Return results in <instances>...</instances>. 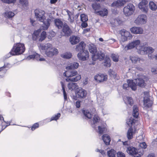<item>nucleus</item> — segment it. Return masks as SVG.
I'll return each instance as SVG.
<instances>
[{"instance_id":"nucleus-10","label":"nucleus","mask_w":157,"mask_h":157,"mask_svg":"<svg viewBox=\"0 0 157 157\" xmlns=\"http://www.w3.org/2000/svg\"><path fill=\"white\" fill-rule=\"evenodd\" d=\"M147 16L145 15L141 14L139 15L135 20V22L139 25L144 24L146 22Z\"/></svg>"},{"instance_id":"nucleus-61","label":"nucleus","mask_w":157,"mask_h":157,"mask_svg":"<svg viewBox=\"0 0 157 157\" xmlns=\"http://www.w3.org/2000/svg\"><path fill=\"white\" fill-rule=\"evenodd\" d=\"M88 78H86L83 81V84L84 85L87 84L88 83Z\"/></svg>"},{"instance_id":"nucleus-31","label":"nucleus","mask_w":157,"mask_h":157,"mask_svg":"<svg viewBox=\"0 0 157 157\" xmlns=\"http://www.w3.org/2000/svg\"><path fill=\"white\" fill-rule=\"evenodd\" d=\"M54 22L56 25L59 29H61L63 25V23L60 19H56L55 20Z\"/></svg>"},{"instance_id":"nucleus-19","label":"nucleus","mask_w":157,"mask_h":157,"mask_svg":"<svg viewBox=\"0 0 157 157\" xmlns=\"http://www.w3.org/2000/svg\"><path fill=\"white\" fill-rule=\"evenodd\" d=\"M106 125L104 124L103 122L101 125L98 126V132L100 135H101L104 132H105L106 131Z\"/></svg>"},{"instance_id":"nucleus-24","label":"nucleus","mask_w":157,"mask_h":157,"mask_svg":"<svg viewBox=\"0 0 157 157\" xmlns=\"http://www.w3.org/2000/svg\"><path fill=\"white\" fill-rule=\"evenodd\" d=\"M89 51L93 55L96 53L97 52V49L96 45L92 44H89Z\"/></svg>"},{"instance_id":"nucleus-25","label":"nucleus","mask_w":157,"mask_h":157,"mask_svg":"<svg viewBox=\"0 0 157 157\" xmlns=\"http://www.w3.org/2000/svg\"><path fill=\"white\" fill-rule=\"evenodd\" d=\"M79 38L75 36H71L70 38V41L71 44H75L79 42Z\"/></svg>"},{"instance_id":"nucleus-1","label":"nucleus","mask_w":157,"mask_h":157,"mask_svg":"<svg viewBox=\"0 0 157 157\" xmlns=\"http://www.w3.org/2000/svg\"><path fill=\"white\" fill-rule=\"evenodd\" d=\"M79 66L78 63L74 62L73 63L69 64L66 67V69L68 70L63 74L64 76L67 78L66 79L67 82H77L81 78L80 75H78L75 77L74 76L77 75V72L73 69L77 68Z\"/></svg>"},{"instance_id":"nucleus-56","label":"nucleus","mask_w":157,"mask_h":157,"mask_svg":"<svg viewBox=\"0 0 157 157\" xmlns=\"http://www.w3.org/2000/svg\"><path fill=\"white\" fill-rule=\"evenodd\" d=\"M67 13L69 17L68 20L71 23H73L74 21V18H72L69 13Z\"/></svg>"},{"instance_id":"nucleus-21","label":"nucleus","mask_w":157,"mask_h":157,"mask_svg":"<svg viewBox=\"0 0 157 157\" xmlns=\"http://www.w3.org/2000/svg\"><path fill=\"white\" fill-rule=\"evenodd\" d=\"M127 83H128L129 87H130L132 90L135 91L137 88V85L136 82H134L132 80L128 79L127 80Z\"/></svg>"},{"instance_id":"nucleus-38","label":"nucleus","mask_w":157,"mask_h":157,"mask_svg":"<svg viewBox=\"0 0 157 157\" xmlns=\"http://www.w3.org/2000/svg\"><path fill=\"white\" fill-rule=\"evenodd\" d=\"M61 85L62 86V90L63 91L64 98L65 101H66L67 100V93L66 92L65 90V86L64 83L62 82H60Z\"/></svg>"},{"instance_id":"nucleus-28","label":"nucleus","mask_w":157,"mask_h":157,"mask_svg":"<svg viewBox=\"0 0 157 157\" xmlns=\"http://www.w3.org/2000/svg\"><path fill=\"white\" fill-rule=\"evenodd\" d=\"M132 115L133 117L136 118H137L138 117V109L136 105H134L133 107Z\"/></svg>"},{"instance_id":"nucleus-20","label":"nucleus","mask_w":157,"mask_h":157,"mask_svg":"<svg viewBox=\"0 0 157 157\" xmlns=\"http://www.w3.org/2000/svg\"><path fill=\"white\" fill-rule=\"evenodd\" d=\"M130 31L133 33L142 34L143 32V29L140 27H134L130 29Z\"/></svg>"},{"instance_id":"nucleus-55","label":"nucleus","mask_w":157,"mask_h":157,"mask_svg":"<svg viewBox=\"0 0 157 157\" xmlns=\"http://www.w3.org/2000/svg\"><path fill=\"white\" fill-rule=\"evenodd\" d=\"M123 87L124 89L128 90L129 87L128 83L124 84L123 85Z\"/></svg>"},{"instance_id":"nucleus-53","label":"nucleus","mask_w":157,"mask_h":157,"mask_svg":"<svg viewBox=\"0 0 157 157\" xmlns=\"http://www.w3.org/2000/svg\"><path fill=\"white\" fill-rule=\"evenodd\" d=\"M39 127V124L38 123H35L32 127L31 129L32 131L35 130L36 128H38Z\"/></svg>"},{"instance_id":"nucleus-45","label":"nucleus","mask_w":157,"mask_h":157,"mask_svg":"<svg viewBox=\"0 0 157 157\" xmlns=\"http://www.w3.org/2000/svg\"><path fill=\"white\" fill-rule=\"evenodd\" d=\"M46 37V33L43 31L41 34L40 38L39 39V41H42L45 39Z\"/></svg>"},{"instance_id":"nucleus-14","label":"nucleus","mask_w":157,"mask_h":157,"mask_svg":"<svg viewBox=\"0 0 157 157\" xmlns=\"http://www.w3.org/2000/svg\"><path fill=\"white\" fill-rule=\"evenodd\" d=\"M120 33L121 35L122 41H125L127 39L128 37H129L130 34L129 32L126 31L124 29H122L120 31Z\"/></svg>"},{"instance_id":"nucleus-54","label":"nucleus","mask_w":157,"mask_h":157,"mask_svg":"<svg viewBox=\"0 0 157 157\" xmlns=\"http://www.w3.org/2000/svg\"><path fill=\"white\" fill-rule=\"evenodd\" d=\"M139 146L142 148L145 149L146 148L147 145L144 142L140 143Z\"/></svg>"},{"instance_id":"nucleus-57","label":"nucleus","mask_w":157,"mask_h":157,"mask_svg":"<svg viewBox=\"0 0 157 157\" xmlns=\"http://www.w3.org/2000/svg\"><path fill=\"white\" fill-rule=\"evenodd\" d=\"M81 105V101H77L76 102L75 106L77 108H79Z\"/></svg>"},{"instance_id":"nucleus-13","label":"nucleus","mask_w":157,"mask_h":157,"mask_svg":"<svg viewBox=\"0 0 157 157\" xmlns=\"http://www.w3.org/2000/svg\"><path fill=\"white\" fill-rule=\"evenodd\" d=\"M153 104V101L150 100L148 97H146L145 96L144 98V105L146 108L151 107Z\"/></svg>"},{"instance_id":"nucleus-43","label":"nucleus","mask_w":157,"mask_h":157,"mask_svg":"<svg viewBox=\"0 0 157 157\" xmlns=\"http://www.w3.org/2000/svg\"><path fill=\"white\" fill-rule=\"evenodd\" d=\"M40 31L37 30L35 31L33 35V40H36L39 36Z\"/></svg>"},{"instance_id":"nucleus-51","label":"nucleus","mask_w":157,"mask_h":157,"mask_svg":"<svg viewBox=\"0 0 157 157\" xmlns=\"http://www.w3.org/2000/svg\"><path fill=\"white\" fill-rule=\"evenodd\" d=\"M2 2L8 4L14 3L16 0H2Z\"/></svg>"},{"instance_id":"nucleus-11","label":"nucleus","mask_w":157,"mask_h":157,"mask_svg":"<svg viewBox=\"0 0 157 157\" xmlns=\"http://www.w3.org/2000/svg\"><path fill=\"white\" fill-rule=\"evenodd\" d=\"M139 150L133 147H129L127 148L126 151L127 153L131 155H137L139 152Z\"/></svg>"},{"instance_id":"nucleus-5","label":"nucleus","mask_w":157,"mask_h":157,"mask_svg":"<svg viewBox=\"0 0 157 157\" xmlns=\"http://www.w3.org/2000/svg\"><path fill=\"white\" fill-rule=\"evenodd\" d=\"M86 44L84 42H81L76 46V50L77 52H80L77 55V56L79 59L83 61L86 60V57L83 56L84 52L85 53V51Z\"/></svg>"},{"instance_id":"nucleus-52","label":"nucleus","mask_w":157,"mask_h":157,"mask_svg":"<svg viewBox=\"0 0 157 157\" xmlns=\"http://www.w3.org/2000/svg\"><path fill=\"white\" fill-rule=\"evenodd\" d=\"M117 157H125V154L121 151H119L117 154Z\"/></svg>"},{"instance_id":"nucleus-59","label":"nucleus","mask_w":157,"mask_h":157,"mask_svg":"<svg viewBox=\"0 0 157 157\" xmlns=\"http://www.w3.org/2000/svg\"><path fill=\"white\" fill-rule=\"evenodd\" d=\"M144 152L143 151L142 152L140 151L138 154H137L136 156H135L134 157H141V156L144 154Z\"/></svg>"},{"instance_id":"nucleus-46","label":"nucleus","mask_w":157,"mask_h":157,"mask_svg":"<svg viewBox=\"0 0 157 157\" xmlns=\"http://www.w3.org/2000/svg\"><path fill=\"white\" fill-rule=\"evenodd\" d=\"M80 17L81 20L82 22H86L88 20L87 16L84 14H81Z\"/></svg>"},{"instance_id":"nucleus-18","label":"nucleus","mask_w":157,"mask_h":157,"mask_svg":"<svg viewBox=\"0 0 157 157\" xmlns=\"http://www.w3.org/2000/svg\"><path fill=\"white\" fill-rule=\"evenodd\" d=\"M77 94L78 98H83L86 96L87 94V92L84 90L80 88L77 90Z\"/></svg>"},{"instance_id":"nucleus-40","label":"nucleus","mask_w":157,"mask_h":157,"mask_svg":"<svg viewBox=\"0 0 157 157\" xmlns=\"http://www.w3.org/2000/svg\"><path fill=\"white\" fill-rule=\"evenodd\" d=\"M149 7L150 9L153 11L157 9L156 4L153 2H150L149 3Z\"/></svg>"},{"instance_id":"nucleus-26","label":"nucleus","mask_w":157,"mask_h":157,"mask_svg":"<svg viewBox=\"0 0 157 157\" xmlns=\"http://www.w3.org/2000/svg\"><path fill=\"white\" fill-rule=\"evenodd\" d=\"M123 100L125 103L128 104L132 106L133 104V101L132 98L129 97H127L123 98Z\"/></svg>"},{"instance_id":"nucleus-44","label":"nucleus","mask_w":157,"mask_h":157,"mask_svg":"<svg viewBox=\"0 0 157 157\" xmlns=\"http://www.w3.org/2000/svg\"><path fill=\"white\" fill-rule=\"evenodd\" d=\"M108 72L111 77H113L115 79L116 78L117 79H118V78L117 77V74L113 70H110Z\"/></svg>"},{"instance_id":"nucleus-36","label":"nucleus","mask_w":157,"mask_h":157,"mask_svg":"<svg viewBox=\"0 0 157 157\" xmlns=\"http://www.w3.org/2000/svg\"><path fill=\"white\" fill-rule=\"evenodd\" d=\"M82 112L83 115V118H88V110L87 109H86L85 108H83L82 109Z\"/></svg>"},{"instance_id":"nucleus-3","label":"nucleus","mask_w":157,"mask_h":157,"mask_svg":"<svg viewBox=\"0 0 157 157\" xmlns=\"http://www.w3.org/2000/svg\"><path fill=\"white\" fill-rule=\"evenodd\" d=\"M40 49L44 50L45 54L48 57H52L57 55L58 53V49L52 46L50 43L40 44L39 46Z\"/></svg>"},{"instance_id":"nucleus-62","label":"nucleus","mask_w":157,"mask_h":157,"mask_svg":"<svg viewBox=\"0 0 157 157\" xmlns=\"http://www.w3.org/2000/svg\"><path fill=\"white\" fill-rule=\"evenodd\" d=\"M20 2L22 4H27L26 0H20Z\"/></svg>"},{"instance_id":"nucleus-35","label":"nucleus","mask_w":157,"mask_h":157,"mask_svg":"<svg viewBox=\"0 0 157 157\" xmlns=\"http://www.w3.org/2000/svg\"><path fill=\"white\" fill-rule=\"evenodd\" d=\"M76 85L77 84L75 83L69 82L68 84V88L70 90H73L76 88Z\"/></svg>"},{"instance_id":"nucleus-42","label":"nucleus","mask_w":157,"mask_h":157,"mask_svg":"<svg viewBox=\"0 0 157 157\" xmlns=\"http://www.w3.org/2000/svg\"><path fill=\"white\" fill-rule=\"evenodd\" d=\"M104 65L107 67H110V60L109 57H106L105 58L104 62Z\"/></svg>"},{"instance_id":"nucleus-6","label":"nucleus","mask_w":157,"mask_h":157,"mask_svg":"<svg viewBox=\"0 0 157 157\" xmlns=\"http://www.w3.org/2000/svg\"><path fill=\"white\" fill-rule=\"evenodd\" d=\"M140 40H137L133 41L128 44L125 47V49L126 50L131 49L135 47L138 50V51H140Z\"/></svg>"},{"instance_id":"nucleus-37","label":"nucleus","mask_w":157,"mask_h":157,"mask_svg":"<svg viewBox=\"0 0 157 157\" xmlns=\"http://www.w3.org/2000/svg\"><path fill=\"white\" fill-rule=\"evenodd\" d=\"M14 13L10 11H7L5 13V16L6 18H10L14 16Z\"/></svg>"},{"instance_id":"nucleus-64","label":"nucleus","mask_w":157,"mask_h":157,"mask_svg":"<svg viewBox=\"0 0 157 157\" xmlns=\"http://www.w3.org/2000/svg\"><path fill=\"white\" fill-rule=\"evenodd\" d=\"M147 157H154V155L153 154H149Z\"/></svg>"},{"instance_id":"nucleus-23","label":"nucleus","mask_w":157,"mask_h":157,"mask_svg":"<svg viewBox=\"0 0 157 157\" xmlns=\"http://www.w3.org/2000/svg\"><path fill=\"white\" fill-rule=\"evenodd\" d=\"M102 139L106 145H109L110 144L111 139L110 137L108 135H103L102 136Z\"/></svg>"},{"instance_id":"nucleus-30","label":"nucleus","mask_w":157,"mask_h":157,"mask_svg":"<svg viewBox=\"0 0 157 157\" xmlns=\"http://www.w3.org/2000/svg\"><path fill=\"white\" fill-rule=\"evenodd\" d=\"M93 9L94 10V13L96 14V12L101 10V7L99 4L94 3L92 5Z\"/></svg>"},{"instance_id":"nucleus-15","label":"nucleus","mask_w":157,"mask_h":157,"mask_svg":"<svg viewBox=\"0 0 157 157\" xmlns=\"http://www.w3.org/2000/svg\"><path fill=\"white\" fill-rule=\"evenodd\" d=\"M126 2L124 0H118L113 2L111 6L113 7H119L123 6Z\"/></svg>"},{"instance_id":"nucleus-33","label":"nucleus","mask_w":157,"mask_h":157,"mask_svg":"<svg viewBox=\"0 0 157 157\" xmlns=\"http://www.w3.org/2000/svg\"><path fill=\"white\" fill-rule=\"evenodd\" d=\"M133 130L132 127H130L127 133V137L128 139H131L133 138Z\"/></svg>"},{"instance_id":"nucleus-17","label":"nucleus","mask_w":157,"mask_h":157,"mask_svg":"<svg viewBox=\"0 0 157 157\" xmlns=\"http://www.w3.org/2000/svg\"><path fill=\"white\" fill-rule=\"evenodd\" d=\"M130 59L133 63H136L139 62L142 63L144 61L142 58H139L137 56H132L130 57Z\"/></svg>"},{"instance_id":"nucleus-8","label":"nucleus","mask_w":157,"mask_h":157,"mask_svg":"<svg viewBox=\"0 0 157 157\" xmlns=\"http://www.w3.org/2000/svg\"><path fill=\"white\" fill-rule=\"evenodd\" d=\"M105 57V54L104 53L101 52H98L94 54V55H92V59L94 61L92 63H89V64H95L94 61L97 59H98L100 60H102L104 59Z\"/></svg>"},{"instance_id":"nucleus-63","label":"nucleus","mask_w":157,"mask_h":157,"mask_svg":"<svg viewBox=\"0 0 157 157\" xmlns=\"http://www.w3.org/2000/svg\"><path fill=\"white\" fill-rule=\"evenodd\" d=\"M88 32V29H85L84 30L82 33L83 34H85Z\"/></svg>"},{"instance_id":"nucleus-9","label":"nucleus","mask_w":157,"mask_h":157,"mask_svg":"<svg viewBox=\"0 0 157 157\" xmlns=\"http://www.w3.org/2000/svg\"><path fill=\"white\" fill-rule=\"evenodd\" d=\"M140 51L138 52L141 54H151L154 52V49L150 47H145L144 46L141 45Z\"/></svg>"},{"instance_id":"nucleus-32","label":"nucleus","mask_w":157,"mask_h":157,"mask_svg":"<svg viewBox=\"0 0 157 157\" xmlns=\"http://www.w3.org/2000/svg\"><path fill=\"white\" fill-rule=\"evenodd\" d=\"M40 57V55L36 52H34L33 55H30L28 56L26 59L29 60L30 59H34V58H35L37 59Z\"/></svg>"},{"instance_id":"nucleus-7","label":"nucleus","mask_w":157,"mask_h":157,"mask_svg":"<svg viewBox=\"0 0 157 157\" xmlns=\"http://www.w3.org/2000/svg\"><path fill=\"white\" fill-rule=\"evenodd\" d=\"M134 9L133 5L132 4H129L124 8L123 12L125 16H129L133 13Z\"/></svg>"},{"instance_id":"nucleus-16","label":"nucleus","mask_w":157,"mask_h":157,"mask_svg":"<svg viewBox=\"0 0 157 157\" xmlns=\"http://www.w3.org/2000/svg\"><path fill=\"white\" fill-rule=\"evenodd\" d=\"M94 79L98 82H101L106 80L107 76L103 74H98L95 76Z\"/></svg>"},{"instance_id":"nucleus-58","label":"nucleus","mask_w":157,"mask_h":157,"mask_svg":"<svg viewBox=\"0 0 157 157\" xmlns=\"http://www.w3.org/2000/svg\"><path fill=\"white\" fill-rule=\"evenodd\" d=\"M96 151L97 152H99L101 153V154L103 155L105 154V153L104 151L103 150L97 149L96 150Z\"/></svg>"},{"instance_id":"nucleus-22","label":"nucleus","mask_w":157,"mask_h":157,"mask_svg":"<svg viewBox=\"0 0 157 157\" xmlns=\"http://www.w3.org/2000/svg\"><path fill=\"white\" fill-rule=\"evenodd\" d=\"M11 67V65L9 63H5L3 67L0 68V77H2L5 74L6 72V69L3 70V68H10Z\"/></svg>"},{"instance_id":"nucleus-50","label":"nucleus","mask_w":157,"mask_h":157,"mask_svg":"<svg viewBox=\"0 0 157 157\" xmlns=\"http://www.w3.org/2000/svg\"><path fill=\"white\" fill-rule=\"evenodd\" d=\"M93 120L94 124L96 123L97 122H99V117L97 115H94Z\"/></svg>"},{"instance_id":"nucleus-49","label":"nucleus","mask_w":157,"mask_h":157,"mask_svg":"<svg viewBox=\"0 0 157 157\" xmlns=\"http://www.w3.org/2000/svg\"><path fill=\"white\" fill-rule=\"evenodd\" d=\"M90 112L89 111V119L90 118V117H92V115L94 114L96 112L95 109L94 108H92L91 109H90Z\"/></svg>"},{"instance_id":"nucleus-48","label":"nucleus","mask_w":157,"mask_h":157,"mask_svg":"<svg viewBox=\"0 0 157 157\" xmlns=\"http://www.w3.org/2000/svg\"><path fill=\"white\" fill-rule=\"evenodd\" d=\"M111 57L113 59V60L115 62H117L119 60L118 56L114 54H112L111 55Z\"/></svg>"},{"instance_id":"nucleus-29","label":"nucleus","mask_w":157,"mask_h":157,"mask_svg":"<svg viewBox=\"0 0 157 157\" xmlns=\"http://www.w3.org/2000/svg\"><path fill=\"white\" fill-rule=\"evenodd\" d=\"M136 121V120L131 117L127 119L126 123L130 127H132V125L135 124Z\"/></svg>"},{"instance_id":"nucleus-34","label":"nucleus","mask_w":157,"mask_h":157,"mask_svg":"<svg viewBox=\"0 0 157 157\" xmlns=\"http://www.w3.org/2000/svg\"><path fill=\"white\" fill-rule=\"evenodd\" d=\"M136 84L139 86L143 87L144 86V81L141 78H138L135 80Z\"/></svg>"},{"instance_id":"nucleus-41","label":"nucleus","mask_w":157,"mask_h":157,"mask_svg":"<svg viewBox=\"0 0 157 157\" xmlns=\"http://www.w3.org/2000/svg\"><path fill=\"white\" fill-rule=\"evenodd\" d=\"M116 151L114 149H111L107 152L109 157H115Z\"/></svg>"},{"instance_id":"nucleus-2","label":"nucleus","mask_w":157,"mask_h":157,"mask_svg":"<svg viewBox=\"0 0 157 157\" xmlns=\"http://www.w3.org/2000/svg\"><path fill=\"white\" fill-rule=\"evenodd\" d=\"M35 14L37 19L43 22L42 29L44 30L47 29L50 25L51 20L49 19H46L45 12L41 10L36 9L35 11Z\"/></svg>"},{"instance_id":"nucleus-27","label":"nucleus","mask_w":157,"mask_h":157,"mask_svg":"<svg viewBox=\"0 0 157 157\" xmlns=\"http://www.w3.org/2000/svg\"><path fill=\"white\" fill-rule=\"evenodd\" d=\"M108 13V11L107 9L104 8L102 10H99L98 11L96 12V14L99 15L102 17H104L107 15Z\"/></svg>"},{"instance_id":"nucleus-39","label":"nucleus","mask_w":157,"mask_h":157,"mask_svg":"<svg viewBox=\"0 0 157 157\" xmlns=\"http://www.w3.org/2000/svg\"><path fill=\"white\" fill-rule=\"evenodd\" d=\"M61 56L63 58L69 59L71 57L72 55L70 52H66L61 55Z\"/></svg>"},{"instance_id":"nucleus-12","label":"nucleus","mask_w":157,"mask_h":157,"mask_svg":"<svg viewBox=\"0 0 157 157\" xmlns=\"http://www.w3.org/2000/svg\"><path fill=\"white\" fill-rule=\"evenodd\" d=\"M71 31V30L69 26L66 24H64L63 27V33H62V36H68L70 34Z\"/></svg>"},{"instance_id":"nucleus-60","label":"nucleus","mask_w":157,"mask_h":157,"mask_svg":"<svg viewBox=\"0 0 157 157\" xmlns=\"http://www.w3.org/2000/svg\"><path fill=\"white\" fill-rule=\"evenodd\" d=\"M87 24L86 22H82V26L83 28H86L87 26Z\"/></svg>"},{"instance_id":"nucleus-4","label":"nucleus","mask_w":157,"mask_h":157,"mask_svg":"<svg viewBox=\"0 0 157 157\" xmlns=\"http://www.w3.org/2000/svg\"><path fill=\"white\" fill-rule=\"evenodd\" d=\"M25 48L24 44L21 43H17L14 44L11 51L7 55V58L11 56L17 55L22 54L25 51Z\"/></svg>"},{"instance_id":"nucleus-47","label":"nucleus","mask_w":157,"mask_h":157,"mask_svg":"<svg viewBox=\"0 0 157 157\" xmlns=\"http://www.w3.org/2000/svg\"><path fill=\"white\" fill-rule=\"evenodd\" d=\"M60 116V114L59 113H58L56 115H55L52 117L50 120V121H56L59 118Z\"/></svg>"}]
</instances>
